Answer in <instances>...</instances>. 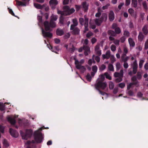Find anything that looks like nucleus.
Instances as JSON below:
<instances>
[{"mask_svg": "<svg viewBox=\"0 0 148 148\" xmlns=\"http://www.w3.org/2000/svg\"><path fill=\"white\" fill-rule=\"evenodd\" d=\"M70 34L69 33H66L64 36L65 39H68L70 37Z\"/></svg>", "mask_w": 148, "mask_h": 148, "instance_id": "63", "label": "nucleus"}, {"mask_svg": "<svg viewBox=\"0 0 148 148\" xmlns=\"http://www.w3.org/2000/svg\"><path fill=\"white\" fill-rule=\"evenodd\" d=\"M142 30L144 34L145 35H147L148 33V30L147 27L146 25H145L143 27Z\"/></svg>", "mask_w": 148, "mask_h": 148, "instance_id": "20", "label": "nucleus"}, {"mask_svg": "<svg viewBox=\"0 0 148 148\" xmlns=\"http://www.w3.org/2000/svg\"><path fill=\"white\" fill-rule=\"evenodd\" d=\"M52 36L53 35L51 33L47 31V38H51Z\"/></svg>", "mask_w": 148, "mask_h": 148, "instance_id": "59", "label": "nucleus"}, {"mask_svg": "<svg viewBox=\"0 0 148 148\" xmlns=\"http://www.w3.org/2000/svg\"><path fill=\"white\" fill-rule=\"evenodd\" d=\"M110 59L111 60V62L112 64H113L116 61L115 59L113 56H111Z\"/></svg>", "mask_w": 148, "mask_h": 148, "instance_id": "57", "label": "nucleus"}, {"mask_svg": "<svg viewBox=\"0 0 148 148\" xmlns=\"http://www.w3.org/2000/svg\"><path fill=\"white\" fill-rule=\"evenodd\" d=\"M108 35L112 36L115 37L116 36V34L114 31L111 30H109L108 31Z\"/></svg>", "mask_w": 148, "mask_h": 148, "instance_id": "22", "label": "nucleus"}, {"mask_svg": "<svg viewBox=\"0 0 148 148\" xmlns=\"http://www.w3.org/2000/svg\"><path fill=\"white\" fill-rule=\"evenodd\" d=\"M114 87V85L112 82H110L109 84V88L110 89H112Z\"/></svg>", "mask_w": 148, "mask_h": 148, "instance_id": "44", "label": "nucleus"}, {"mask_svg": "<svg viewBox=\"0 0 148 148\" xmlns=\"http://www.w3.org/2000/svg\"><path fill=\"white\" fill-rule=\"evenodd\" d=\"M97 70V67L96 65H95L92 67V71L96 73Z\"/></svg>", "mask_w": 148, "mask_h": 148, "instance_id": "51", "label": "nucleus"}, {"mask_svg": "<svg viewBox=\"0 0 148 148\" xmlns=\"http://www.w3.org/2000/svg\"><path fill=\"white\" fill-rule=\"evenodd\" d=\"M70 30L71 31V33L73 35H78L79 34L80 30L77 27H74L72 29H71V27Z\"/></svg>", "mask_w": 148, "mask_h": 148, "instance_id": "8", "label": "nucleus"}, {"mask_svg": "<svg viewBox=\"0 0 148 148\" xmlns=\"http://www.w3.org/2000/svg\"><path fill=\"white\" fill-rule=\"evenodd\" d=\"M8 121L10 122L12 124H14L15 123V121L14 119L11 116H9L8 117Z\"/></svg>", "mask_w": 148, "mask_h": 148, "instance_id": "25", "label": "nucleus"}, {"mask_svg": "<svg viewBox=\"0 0 148 148\" xmlns=\"http://www.w3.org/2000/svg\"><path fill=\"white\" fill-rule=\"evenodd\" d=\"M73 24L71 25V29H72L74 27H75L78 25V23L76 18L73 19Z\"/></svg>", "mask_w": 148, "mask_h": 148, "instance_id": "17", "label": "nucleus"}, {"mask_svg": "<svg viewBox=\"0 0 148 148\" xmlns=\"http://www.w3.org/2000/svg\"><path fill=\"white\" fill-rule=\"evenodd\" d=\"M137 77H136V75H134L131 78V79L132 80V81L133 82H137V83H136V85L137 86V87L138 86V81L137 80Z\"/></svg>", "mask_w": 148, "mask_h": 148, "instance_id": "26", "label": "nucleus"}, {"mask_svg": "<svg viewBox=\"0 0 148 148\" xmlns=\"http://www.w3.org/2000/svg\"><path fill=\"white\" fill-rule=\"evenodd\" d=\"M56 26V24L55 21L50 20V22L47 21V31H51L52 29L51 28L55 27Z\"/></svg>", "mask_w": 148, "mask_h": 148, "instance_id": "5", "label": "nucleus"}, {"mask_svg": "<svg viewBox=\"0 0 148 148\" xmlns=\"http://www.w3.org/2000/svg\"><path fill=\"white\" fill-rule=\"evenodd\" d=\"M79 22L80 24L82 25H84V20L83 18H79Z\"/></svg>", "mask_w": 148, "mask_h": 148, "instance_id": "48", "label": "nucleus"}, {"mask_svg": "<svg viewBox=\"0 0 148 148\" xmlns=\"http://www.w3.org/2000/svg\"><path fill=\"white\" fill-rule=\"evenodd\" d=\"M130 33L128 31L125 30L124 31L123 35L125 37H128L130 36Z\"/></svg>", "mask_w": 148, "mask_h": 148, "instance_id": "27", "label": "nucleus"}, {"mask_svg": "<svg viewBox=\"0 0 148 148\" xmlns=\"http://www.w3.org/2000/svg\"><path fill=\"white\" fill-rule=\"evenodd\" d=\"M108 69L111 71H114L113 66L112 64H108Z\"/></svg>", "mask_w": 148, "mask_h": 148, "instance_id": "38", "label": "nucleus"}, {"mask_svg": "<svg viewBox=\"0 0 148 148\" xmlns=\"http://www.w3.org/2000/svg\"><path fill=\"white\" fill-rule=\"evenodd\" d=\"M110 48L112 51H114L116 50V47L114 45H113L111 46Z\"/></svg>", "mask_w": 148, "mask_h": 148, "instance_id": "55", "label": "nucleus"}, {"mask_svg": "<svg viewBox=\"0 0 148 148\" xmlns=\"http://www.w3.org/2000/svg\"><path fill=\"white\" fill-rule=\"evenodd\" d=\"M86 77V78L88 81L90 82L91 81L92 78L89 73H88Z\"/></svg>", "mask_w": 148, "mask_h": 148, "instance_id": "41", "label": "nucleus"}, {"mask_svg": "<svg viewBox=\"0 0 148 148\" xmlns=\"http://www.w3.org/2000/svg\"><path fill=\"white\" fill-rule=\"evenodd\" d=\"M144 62V61L143 60H140L139 63V66L140 68H141L143 66V64Z\"/></svg>", "mask_w": 148, "mask_h": 148, "instance_id": "45", "label": "nucleus"}, {"mask_svg": "<svg viewBox=\"0 0 148 148\" xmlns=\"http://www.w3.org/2000/svg\"><path fill=\"white\" fill-rule=\"evenodd\" d=\"M47 46L49 49L51 50L53 52H54L56 53H57L56 51H56H58L59 50V47L58 46H56L54 47V48H53L52 46L50 45H49L47 44Z\"/></svg>", "mask_w": 148, "mask_h": 148, "instance_id": "14", "label": "nucleus"}, {"mask_svg": "<svg viewBox=\"0 0 148 148\" xmlns=\"http://www.w3.org/2000/svg\"><path fill=\"white\" fill-rule=\"evenodd\" d=\"M92 57L93 58H95V60L97 62H100V58L99 56H95V55H93L92 56Z\"/></svg>", "mask_w": 148, "mask_h": 148, "instance_id": "43", "label": "nucleus"}, {"mask_svg": "<svg viewBox=\"0 0 148 148\" xmlns=\"http://www.w3.org/2000/svg\"><path fill=\"white\" fill-rule=\"evenodd\" d=\"M84 50L85 51H90V48L87 45H84L83 46Z\"/></svg>", "mask_w": 148, "mask_h": 148, "instance_id": "40", "label": "nucleus"}, {"mask_svg": "<svg viewBox=\"0 0 148 148\" xmlns=\"http://www.w3.org/2000/svg\"><path fill=\"white\" fill-rule=\"evenodd\" d=\"M116 67L117 70H119L121 68V64L119 62H117L116 64Z\"/></svg>", "mask_w": 148, "mask_h": 148, "instance_id": "60", "label": "nucleus"}, {"mask_svg": "<svg viewBox=\"0 0 148 148\" xmlns=\"http://www.w3.org/2000/svg\"><path fill=\"white\" fill-rule=\"evenodd\" d=\"M102 81L99 80L98 82L95 85V88L98 90L99 92V93L103 95L105 93L101 91L100 90V88H101L102 90H104L105 89L106 87L107 86V84L105 82H103Z\"/></svg>", "mask_w": 148, "mask_h": 148, "instance_id": "1", "label": "nucleus"}, {"mask_svg": "<svg viewBox=\"0 0 148 148\" xmlns=\"http://www.w3.org/2000/svg\"><path fill=\"white\" fill-rule=\"evenodd\" d=\"M118 78L115 79V82L116 83H119L121 82L123 80V78L121 77H118Z\"/></svg>", "mask_w": 148, "mask_h": 148, "instance_id": "47", "label": "nucleus"}, {"mask_svg": "<svg viewBox=\"0 0 148 148\" xmlns=\"http://www.w3.org/2000/svg\"><path fill=\"white\" fill-rule=\"evenodd\" d=\"M105 75L106 76V78L109 80H111L112 79L111 77L107 73H105Z\"/></svg>", "mask_w": 148, "mask_h": 148, "instance_id": "54", "label": "nucleus"}, {"mask_svg": "<svg viewBox=\"0 0 148 148\" xmlns=\"http://www.w3.org/2000/svg\"><path fill=\"white\" fill-rule=\"evenodd\" d=\"M126 56V54H123L121 56L122 60L124 62H126L128 59V57H125Z\"/></svg>", "mask_w": 148, "mask_h": 148, "instance_id": "29", "label": "nucleus"}, {"mask_svg": "<svg viewBox=\"0 0 148 148\" xmlns=\"http://www.w3.org/2000/svg\"><path fill=\"white\" fill-rule=\"evenodd\" d=\"M107 14L106 13H103L102 14L100 19L102 22L103 21H106L107 19Z\"/></svg>", "mask_w": 148, "mask_h": 148, "instance_id": "19", "label": "nucleus"}, {"mask_svg": "<svg viewBox=\"0 0 148 148\" xmlns=\"http://www.w3.org/2000/svg\"><path fill=\"white\" fill-rule=\"evenodd\" d=\"M136 82H132L130 83L129 85H127V90H129L132 87V86L133 85H135V86L136 85Z\"/></svg>", "mask_w": 148, "mask_h": 148, "instance_id": "28", "label": "nucleus"}, {"mask_svg": "<svg viewBox=\"0 0 148 148\" xmlns=\"http://www.w3.org/2000/svg\"><path fill=\"white\" fill-rule=\"evenodd\" d=\"M3 146L5 147H8L9 146L7 141L5 139L3 140Z\"/></svg>", "mask_w": 148, "mask_h": 148, "instance_id": "39", "label": "nucleus"}, {"mask_svg": "<svg viewBox=\"0 0 148 148\" xmlns=\"http://www.w3.org/2000/svg\"><path fill=\"white\" fill-rule=\"evenodd\" d=\"M59 23L62 25H65V22L63 17L62 16H61L59 19Z\"/></svg>", "mask_w": 148, "mask_h": 148, "instance_id": "24", "label": "nucleus"}, {"mask_svg": "<svg viewBox=\"0 0 148 148\" xmlns=\"http://www.w3.org/2000/svg\"><path fill=\"white\" fill-rule=\"evenodd\" d=\"M55 42L57 44H59L60 42V40L58 38H55L54 39Z\"/></svg>", "mask_w": 148, "mask_h": 148, "instance_id": "64", "label": "nucleus"}, {"mask_svg": "<svg viewBox=\"0 0 148 148\" xmlns=\"http://www.w3.org/2000/svg\"><path fill=\"white\" fill-rule=\"evenodd\" d=\"M98 12L95 14V16L97 17H99L101 15V13L99 11V9L98 10Z\"/></svg>", "mask_w": 148, "mask_h": 148, "instance_id": "58", "label": "nucleus"}, {"mask_svg": "<svg viewBox=\"0 0 148 148\" xmlns=\"http://www.w3.org/2000/svg\"><path fill=\"white\" fill-rule=\"evenodd\" d=\"M56 33L58 36H62L64 34V32L62 29H57L56 31Z\"/></svg>", "mask_w": 148, "mask_h": 148, "instance_id": "18", "label": "nucleus"}, {"mask_svg": "<svg viewBox=\"0 0 148 148\" xmlns=\"http://www.w3.org/2000/svg\"><path fill=\"white\" fill-rule=\"evenodd\" d=\"M138 64L137 63L136 60H135L133 63V68L135 69H137Z\"/></svg>", "mask_w": 148, "mask_h": 148, "instance_id": "42", "label": "nucleus"}, {"mask_svg": "<svg viewBox=\"0 0 148 148\" xmlns=\"http://www.w3.org/2000/svg\"><path fill=\"white\" fill-rule=\"evenodd\" d=\"M97 41V39L95 37L92 38L91 40V42L92 44H94Z\"/></svg>", "mask_w": 148, "mask_h": 148, "instance_id": "62", "label": "nucleus"}, {"mask_svg": "<svg viewBox=\"0 0 148 148\" xmlns=\"http://www.w3.org/2000/svg\"><path fill=\"white\" fill-rule=\"evenodd\" d=\"M41 29L43 36L44 37L46 38V21H45L44 23L41 27Z\"/></svg>", "mask_w": 148, "mask_h": 148, "instance_id": "9", "label": "nucleus"}, {"mask_svg": "<svg viewBox=\"0 0 148 148\" xmlns=\"http://www.w3.org/2000/svg\"><path fill=\"white\" fill-rule=\"evenodd\" d=\"M126 37L124 36H122L120 39L121 42V43H123L126 40Z\"/></svg>", "mask_w": 148, "mask_h": 148, "instance_id": "52", "label": "nucleus"}, {"mask_svg": "<svg viewBox=\"0 0 148 148\" xmlns=\"http://www.w3.org/2000/svg\"><path fill=\"white\" fill-rule=\"evenodd\" d=\"M144 38V36L142 32H140L138 36V40L139 41H141Z\"/></svg>", "mask_w": 148, "mask_h": 148, "instance_id": "23", "label": "nucleus"}, {"mask_svg": "<svg viewBox=\"0 0 148 148\" xmlns=\"http://www.w3.org/2000/svg\"><path fill=\"white\" fill-rule=\"evenodd\" d=\"M49 3L51 8L53 10L56 8V5L58 4V2L57 0H50Z\"/></svg>", "mask_w": 148, "mask_h": 148, "instance_id": "7", "label": "nucleus"}, {"mask_svg": "<svg viewBox=\"0 0 148 148\" xmlns=\"http://www.w3.org/2000/svg\"><path fill=\"white\" fill-rule=\"evenodd\" d=\"M114 32H115L116 34H120L121 32V30L120 28L118 27L114 29Z\"/></svg>", "mask_w": 148, "mask_h": 148, "instance_id": "34", "label": "nucleus"}, {"mask_svg": "<svg viewBox=\"0 0 148 148\" xmlns=\"http://www.w3.org/2000/svg\"><path fill=\"white\" fill-rule=\"evenodd\" d=\"M106 67V65L104 64H103L99 67V70L101 71H102L105 69Z\"/></svg>", "mask_w": 148, "mask_h": 148, "instance_id": "49", "label": "nucleus"}, {"mask_svg": "<svg viewBox=\"0 0 148 148\" xmlns=\"http://www.w3.org/2000/svg\"><path fill=\"white\" fill-rule=\"evenodd\" d=\"M10 132L11 135L14 137H17L18 135V132L11 128L10 129Z\"/></svg>", "mask_w": 148, "mask_h": 148, "instance_id": "15", "label": "nucleus"}, {"mask_svg": "<svg viewBox=\"0 0 148 148\" xmlns=\"http://www.w3.org/2000/svg\"><path fill=\"white\" fill-rule=\"evenodd\" d=\"M128 41L130 47H133L135 46V42L132 38H129L128 39Z\"/></svg>", "mask_w": 148, "mask_h": 148, "instance_id": "21", "label": "nucleus"}, {"mask_svg": "<svg viewBox=\"0 0 148 148\" xmlns=\"http://www.w3.org/2000/svg\"><path fill=\"white\" fill-rule=\"evenodd\" d=\"M143 6L144 8L145 9V10L146 11L148 10V7L147 5V3H146V1H145L143 2L142 3Z\"/></svg>", "mask_w": 148, "mask_h": 148, "instance_id": "36", "label": "nucleus"}, {"mask_svg": "<svg viewBox=\"0 0 148 148\" xmlns=\"http://www.w3.org/2000/svg\"><path fill=\"white\" fill-rule=\"evenodd\" d=\"M75 7L76 10L77 12L79 11L81 8V5H75Z\"/></svg>", "mask_w": 148, "mask_h": 148, "instance_id": "56", "label": "nucleus"}, {"mask_svg": "<svg viewBox=\"0 0 148 148\" xmlns=\"http://www.w3.org/2000/svg\"><path fill=\"white\" fill-rule=\"evenodd\" d=\"M119 86L121 88H123L125 86V84L124 83H121L119 84Z\"/></svg>", "mask_w": 148, "mask_h": 148, "instance_id": "53", "label": "nucleus"}, {"mask_svg": "<svg viewBox=\"0 0 148 148\" xmlns=\"http://www.w3.org/2000/svg\"><path fill=\"white\" fill-rule=\"evenodd\" d=\"M85 23L84 26L85 27L84 30V32L85 33L88 30V19L87 17L85 18Z\"/></svg>", "mask_w": 148, "mask_h": 148, "instance_id": "10", "label": "nucleus"}, {"mask_svg": "<svg viewBox=\"0 0 148 148\" xmlns=\"http://www.w3.org/2000/svg\"><path fill=\"white\" fill-rule=\"evenodd\" d=\"M93 35V34L92 32H89L87 34L86 37L88 38H89L90 37L92 36Z\"/></svg>", "mask_w": 148, "mask_h": 148, "instance_id": "50", "label": "nucleus"}, {"mask_svg": "<svg viewBox=\"0 0 148 148\" xmlns=\"http://www.w3.org/2000/svg\"><path fill=\"white\" fill-rule=\"evenodd\" d=\"M95 22L97 25L100 26L103 22L100 19L96 18L95 20Z\"/></svg>", "mask_w": 148, "mask_h": 148, "instance_id": "32", "label": "nucleus"}, {"mask_svg": "<svg viewBox=\"0 0 148 148\" xmlns=\"http://www.w3.org/2000/svg\"><path fill=\"white\" fill-rule=\"evenodd\" d=\"M34 6L37 9H44L45 10H46V5L45 4H43L41 5L37 3L34 4Z\"/></svg>", "mask_w": 148, "mask_h": 148, "instance_id": "12", "label": "nucleus"}, {"mask_svg": "<svg viewBox=\"0 0 148 148\" xmlns=\"http://www.w3.org/2000/svg\"><path fill=\"white\" fill-rule=\"evenodd\" d=\"M63 9L64 10H65L66 16L69 15L73 13L75 11V10L74 8H72L70 9L69 7L67 5L64 6Z\"/></svg>", "mask_w": 148, "mask_h": 148, "instance_id": "6", "label": "nucleus"}, {"mask_svg": "<svg viewBox=\"0 0 148 148\" xmlns=\"http://www.w3.org/2000/svg\"><path fill=\"white\" fill-rule=\"evenodd\" d=\"M106 55L107 56L108 58H109L110 56V50H108L106 53Z\"/></svg>", "mask_w": 148, "mask_h": 148, "instance_id": "61", "label": "nucleus"}, {"mask_svg": "<svg viewBox=\"0 0 148 148\" xmlns=\"http://www.w3.org/2000/svg\"><path fill=\"white\" fill-rule=\"evenodd\" d=\"M84 60L82 59L79 61L77 60H75V64L76 68L80 70L82 73H83L86 71V69L84 66H82L81 64H83L84 62Z\"/></svg>", "mask_w": 148, "mask_h": 148, "instance_id": "2", "label": "nucleus"}, {"mask_svg": "<svg viewBox=\"0 0 148 148\" xmlns=\"http://www.w3.org/2000/svg\"><path fill=\"white\" fill-rule=\"evenodd\" d=\"M16 1L17 4L19 6L22 5L25 6L26 5V3H24L21 1H19L17 0H16Z\"/></svg>", "mask_w": 148, "mask_h": 148, "instance_id": "30", "label": "nucleus"}, {"mask_svg": "<svg viewBox=\"0 0 148 148\" xmlns=\"http://www.w3.org/2000/svg\"><path fill=\"white\" fill-rule=\"evenodd\" d=\"M58 13L59 14H60L61 15V16H66V11L65 10H64V11H62L61 10H58Z\"/></svg>", "mask_w": 148, "mask_h": 148, "instance_id": "33", "label": "nucleus"}, {"mask_svg": "<svg viewBox=\"0 0 148 148\" xmlns=\"http://www.w3.org/2000/svg\"><path fill=\"white\" fill-rule=\"evenodd\" d=\"M136 77L137 79L138 80H140L141 79L142 76L141 73L140 72H137Z\"/></svg>", "mask_w": 148, "mask_h": 148, "instance_id": "46", "label": "nucleus"}, {"mask_svg": "<svg viewBox=\"0 0 148 148\" xmlns=\"http://www.w3.org/2000/svg\"><path fill=\"white\" fill-rule=\"evenodd\" d=\"M42 128H40L38 130L35 132L34 133V136L35 141L37 143H40L42 141L43 136L39 130H41Z\"/></svg>", "mask_w": 148, "mask_h": 148, "instance_id": "3", "label": "nucleus"}, {"mask_svg": "<svg viewBox=\"0 0 148 148\" xmlns=\"http://www.w3.org/2000/svg\"><path fill=\"white\" fill-rule=\"evenodd\" d=\"M58 18L57 16L52 14L51 16V19L50 20H52L53 21H56Z\"/></svg>", "mask_w": 148, "mask_h": 148, "instance_id": "37", "label": "nucleus"}, {"mask_svg": "<svg viewBox=\"0 0 148 148\" xmlns=\"http://www.w3.org/2000/svg\"><path fill=\"white\" fill-rule=\"evenodd\" d=\"M20 133L22 138L23 139L26 140L32 134V131L31 130H26L25 133H23L22 131H20Z\"/></svg>", "mask_w": 148, "mask_h": 148, "instance_id": "4", "label": "nucleus"}, {"mask_svg": "<svg viewBox=\"0 0 148 148\" xmlns=\"http://www.w3.org/2000/svg\"><path fill=\"white\" fill-rule=\"evenodd\" d=\"M5 105L2 103L0 102V110L1 111H3L5 110Z\"/></svg>", "mask_w": 148, "mask_h": 148, "instance_id": "35", "label": "nucleus"}, {"mask_svg": "<svg viewBox=\"0 0 148 148\" xmlns=\"http://www.w3.org/2000/svg\"><path fill=\"white\" fill-rule=\"evenodd\" d=\"M114 77H123V69H121L120 70L119 73L115 72L114 74Z\"/></svg>", "mask_w": 148, "mask_h": 148, "instance_id": "13", "label": "nucleus"}, {"mask_svg": "<svg viewBox=\"0 0 148 148\" xmlns=\"http://www.w3.org/2000/svg\"><path fill=\"white\" fill-rule=\"evenodd\" d=\"M109 18L110 21H112L114 19V14L112 10H110L109 14Z\"/></svg>", "mask_w": 148, "mask_h": 148, "instance_id": "16", "label": "nucleus"}, {"mask_svg": "<svg viewBox=\"0 0 148 148\" xmlns=\"http://www.w3.org/2000/svg\"><path fill=\"white\" fill-rule=\"evenodd\" d=\"M82 5L84 12H86L88 9L89 3H87L86 1H84L82 3Z\"/></svg>", "mask_w": 148, "mask_h": 148, "instance_id": "11", "label": "nucleus"}, {"mask_svg": "<svg viewBox=\"0 0 148 148\" xmlns=\"http://www.w3.org/2000/svg\"><path fill=\"white\" fill-rule=\"evenodd\" d=\"M137 2L136 0H132V5L133 7L136 8L137 7Z\"/></svg>", "mask_w": 148, "mask_h": 148, "instance_id": "31", "label": "nucleus"}]
</instances>
